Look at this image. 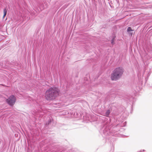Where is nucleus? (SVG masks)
Wrapping results in <instances>:
<instances>
[{
  "label": "nucleus",
  "instance_id": "1",
  "mask_svg": "<svg viewBox=\"0 0 152 152\" xmlns=\"http://www.w3.org/2000/svg\"><path fill=\"white\" fill-rule=\"evenodd\" d=\"M114 130L112 129L111 126L107 123L102 127L100 130V132L103 137L108 138V136L114 135Z\"/></svg>",
  "mask_w": 152,
  "mask_h": 152
},
{
  "label": "nucleus",
  "instance_id": "2",
  "mask_svg": "<svg viewBox=\"0 0 152 152\" xmlns=\"http://www.w3.org/2000/svg\"><path fill=\"white\" fill-rule=\"evenodd\" d=\"M58 94V91L56 88H50L46 92L45 97L47 100H53Z\"/></svg>",
  "mask_w": 152,
  "mask_h": 152
},
{
  "label": "nucleus",
  "instance_id": "3",
  "mask_svg": "<svg viewBox=\"0 0 152 152\" xmlns=\"http://www.w3.org/2000/svg\"><path fill=\"white\" fill-rule=\"evenodd\" d=\"M124 72L123 68L121 67L116 68L111 75V78L113 80H118L122 76Z\"/></svg>",
  "mask_w": 152,
  "mask_h": 152
},
{
  "label": "nucleus",
  "instance_id": "4",
  "mask_svg": "<svg viewBox=\"0 0 152 152\" xmlns=\"http://www.w3.org/2000/svg\"><path fill=\"white\" fill-rule=\"evenodd\" d=\"M16 101L15 97L13 95L10 96L9 98L7 99V102L10 106L13 105Z\"/></svg>",
  "mask_w": 152,
  "mask_h": 152
},
{
  "label": "nucleus",
  "instance_id": "5",
  "mask_svg": "<svg viewBox=\"0 0 152 152\" xmlns=\"http://www.w3.org/2000/svg\"><path fill=\"white\" fill-rule=\"evenodd\" d=\"M110 113V110H107L106 112L105 116H108Z\"/></svg>",
  "mask_w": 152,
  "mask_h": 152
},
{
  "label": "nucleus",
  "instance_id": "6",
  "mask_svg": "<svg viewBox=\"0 0 152 152\" xmlns=\"http://www.w3.org/2000/svg\"><path fill=\"white\" fill-rule=\"evenodd\" d=\"M3 12L4 13V16H6L7 15V10L6 8H5L4 9Z\"/></svg>",
  "mask_w": 152,
  "mask_h": 152
},
{
  "label": "nucleus",
  "instance_id": "7",
  "mask_svg": "<svg viewBox=\"0 0 152 152\" xmlns=\"http://www.w3.org/2000/svg\"><path fill=\"white\" fill-rule=\"evenodd\" d=\"M132 29L131 27H128L127 29V31L128 32L132 31Z\"/></svg>",
  "mask_w": 152,
  "mask_h": 152
},
{
  "label": "nucleus",
  "instance_id": "8",
  "mask_svg": "<svg viewBox=\"0 0 152 152\" xmlns=\"http://www.w3.org/2000/svg\"><path fill=\"white\" fill-rule=\"evenodd\" d=\"M51 122L50 119V120L48 121V123H46L48 125L50 124V123Z\"/></svg>",
  "mask_w": 152,
  "mask_h": 152
},
{
  "label": "nucleus",
  "instance_id": "9",
  "mask_svg": "<svg viewBox=\"0 0 152 152\" xmlns=\"http://www.w3.org/2000/svg\"><path fill=\"white\" fill-rule=\"evenodd\" d=\"M111 43H112V44H113V39L112 40Z\"/></svg>",
  "mask_w": 152,
  "mask_h": 152
},
{
  "label": "nucleus",
  "instance_id": "10",
  "mask_svg": "<svg viewBox=\"0 0 152 152\" xmlns=\"http://www.w3.org/2000/svg\"><path fill=\"white\" fill-rule=\"evenodd\" d=\"M5 16H4V15H3V19H4V17H5Z\"/></svg>",
  "mask_w": 152,
  "mask_h": 152
},
{
  "label": "nucleus",
  "instance_id": "11",
  "mask_svg": "<svg viewBox=\"0 0 152 152\" xmlns=\"http://www.w3.org/2000/svg\"><path fill=\"white\" fill-rule=\"evenodd\" d=\"M142 152V150H140L139 151H138L137 152Z\"/></svg>",
  "mask_w": 152,
  "mask_h": 152
},
{
  "label": "nucleus",
  "instance_id": "12",
  "mask_svg": "<svg viewBox=\"0 0 152 152\" xmlns=\"http://www.w3.org/2000/svg\"><path fill=\"white\" fill-rule=\"evenodd\" d=\"M113 128L114 129H115L116 128Z\"/></svg>",
  "mask_w": 152,
  "mask_h": 152
},
{
  "label": "nucleus",
  "instance_id": "13",
  "mask_svg": "<svg viewBox=\"0 0 152 152\" xmlns=\"http://www.w3.org/2000/svg\"><path fill=\"white\" fill-rule=\"evenodd\" d=\"M108 122V121H107V122H106V123H107Z\"/></svg>",
  "mask_w": 152,
  "mask_h": 152
}]
</instances>
